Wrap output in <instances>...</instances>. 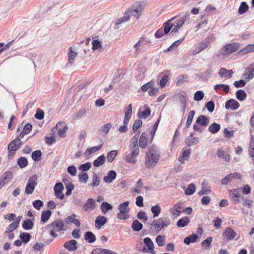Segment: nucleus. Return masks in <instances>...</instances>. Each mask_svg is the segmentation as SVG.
<instances>
[{
    "label": "nucleus",
    "instance_id": "nucleus-18",
    "mask_svg": "<svg viewBox=\"0 0 254 254\" xmlns=\"http://www.w3.org/2000/svg\"><path fill=\"white\" fill-rule=\"evenodd\" d=\"M77 242L75 240H71L64 244V247L69 251H75L77 249Z\"/></svg>",
    "mask_w": 254,
    "mask_h": 254
},
{
    "label": "nucleus",
    "instance_id": "nucleus-43",
    "mask_svg": "<svg viewBox=\"0 0 254 254\" xmlns=\"http://www.w3.org/2000/svg\"><path fill=\"white\" fill-rule=\"evenodd\" d=\"M86 109L84 108H81L78 111L75 113L73 116L74 120H79L84 116L86 114Z\"/></svg>",
    "mask_w": 254,
    "mask_h": 254
},
{
    "label": "nucleus",
    "instance_id": "nucleus-21",
    "mask_svg": "<svg viewBox=\"0 0 254 254\" xmlns=\"http://www.w3.org/2000/svg\"><path fill=\"white\" fill-rule=\"evenodd\" d=\"M107 222V219L106 217L99 215L98 216L95 221V227L99 229Z\"/></svg>",
    "mask_w": 254,
    "mask_h": 254
},
{
    "label": "nucleus",
    "instance_id": "nucleus-14",
    "mask_svg": "<svg viewBox=\"0 0 254 254\" xmlns=\"http://www.w3.org/2000/svg\"><path fill=\"white\" fill-rule=\"evenodd\" d=\"M150 42L148 40L143 37L140 38L138 42L133 46L135 49V54L138 53L140 51L141 48H142L146 44Z\"/></svg>",
    "mask_w": 254,
    "mask_h": 254
},
{
    "label": "nucleus",
    "instance_id": "nucleus-3",
    "mask_svg": "<svg viewBox=\"0 0 254 254\" xmlns=\"http://www.w3.org/2000/svg\"><path fill=\"white\" fill-rule=\"evenodd\" d=\"M171 224V220L168 217H162L154 219L151 223V226L155 229L157 233L160 232Z\"/></svg>",
    "mask_w": 254,
    "mask_h": 254
},
{
    "label": "nucleus",
    "instance_id": "nucleus-2",
    "mask_svg": "<svg viewBox=\"0 0 254 254\" xmlns=\"http://www.w3.org/2000/svg\"><path fill=\"white\" fill-rule=\"evenodd\" d=\"M160 158V152L156 146L152 145L146 154L145 165L148 168L154 167Z\"/></svg>",
    "mask_w": 254,
    "mask_h": 254
},
{
    "label": "nucleus",
    "instance_id": "nucleus-34",
    "mask_svg": "<svg viewBox=\"0 0 254 254\" xmlns=\"http://www.w3.org/2000/svg\"><path fill=\"white\" fill-rule=\"evenodd\" d=\"M32 128V126L30 124H26L23 127V130L18 135L20 138H23L25 134H28Z\"/></svg>",
    "mask_w": 254,
    "mask_h": 254
},
{
    "label": "nucleus",
    "instance_id": "nucleus-58",
    "mask_svg": "<svg viewBox=\"0 0 254 254\" xmlns=\"http://www.w3.org/2000/svg\"><path fill=\"white\" fill-rule=\"evenodd\" d=\"M17 163L20 168H23L27 165L28 161L25 157H20L18 158Z\"/></svg>",
    "mask_w": 254,
    "mask_h": 254
},
{
    "label": "nucleus",
    "instance_id": "nucleus-20",
    "mask_svg": "<svg viewBox=\"0 0 254 254\" xmlns=\"http://www.w3.org/2000/svg\"><path fill=\"white\" fill-rule=\"evenodd\" d=\"M68 63L66 64V66L69 67L73 63L75 58L77 55V53L73 51L72 47L68 49Z\"/></svg>",
    "mask_w": 254,
    "mask_h": 254
},
{
    "label": "nucleus",
    "instance_id": "nucleus-23",
    "mask_svg": "<svg viewBox=\"0 0 254 254\" xmlns=\"http://www.w3.org/2000/svg\"><path fill=\"white\" fill-rule=\"evenodd\" d=\"M116 176L117 174L115 171H110L108 173L107 175L103 178V181L105 183H111L116 179Z\"/></svg>",
    "mask_w": 254,
    "mask_h": 254
},
{
    "label": "nucleus",
    "instance_id": "nucleus-30",
    "mask_svg": "<svg viewBox=\"0 0 254 254\" xmlns=\"http://www.w3.org/2000/svg\"><path fill=\"white\" fill-rule=\"evenodd\" d=\"M208 45V42L205 41L204 39L201 42V43L199 44V46L197 47L195 50L194 51L193 54H198L202 50L205 49Z\"/></svg>",
    "mask_w": 254,
    "mask_h": 254
},
{
    "label": "nucleus",
    "instance_id": "nucleus-47",
    "mask_svg": "<svg viewBox=\"0 0 254 254\" xmlns=\"http://www.w3.org/2000/svg\"><path fill=\"white\" fill-rule=\"evenodd\" d=\"M245 75L248 79H251L254 77V67L252 65L246 69Z\"/></svg>",
    "mask_w": 254,
    "mask_h": 254
},
{
    "label": "nucleus",
    "instance_id": "nucleus-8",
    "mask_svg": "<svg viewBox=\"0 0 254 254\" xmlns=\"http://www.w3.org/2000/svg\"><path fill=\"white\" fill-rule=\"evenodd\" d=\"M37 177L36 175H33L30 177L28 180L27 184L25 188V192L26 194H29L32 193L37 185L36 181Z\"/></svg>",
    "mask_w": 254,
    "mask_h": 254
},
{
    "label": "nucleus",
    "instance_id": "nucleus-1",
    "mask_svg": "<svg viewBox=\"0 0 254 254\" xmlns=\"http://www.w3.org/2000/svg\"><path fill=\"white\" fill-rule=\"evenodd\" d=\"M142 6L140 2H137L131 7L127 9L124 13L122 17L117 19L115 23V28L118 29L119 28V25L123 23L128 21L131 15H133L137 19L139 18L141 14V10Z\"/></svg>",
    "mask_w": 254,
    "mask_h": 254
},
{
    "label": "nucleus",
    "instance_id": "nucleus-50",
    "mask_svg": "<svg viewBox=\"0 0 254 254\" xmlns=\"http://www.w3.org/2000/svg\"><path fill=\"white\" fill-rule=\"evenodd\" d=\"M100 178L95 173H93V179L92 182L89 186H92L93 187H98L100 185Z\"/></svg>",
    "mask_w": 254,
    "mask_h": 254
},
{
    "label": "nucleus",
    "instance_id": "nucleus-4",
    "mask_svg": "<svg viewBox=\"0 0 254 254\" xmlns=\"http://www.w3.org/2000/svg\"><path fill=\"white\" fill-rule=\"evenodd\" d=\"M48 229L50 230V235L51 236L56 238L58 234L56 232L64 230V226L63 222L61 220H55L48 226Z\"/></svg>",
    "mask_w": 254,
    "mask_h": 254
},
{
    "label": "nucleus",
    "instance_id": "nucleus-29",
    "mask_svg": "<svg viewBox=\"0 0 254 254\" xmlns=\"http://www.w3.org/2000/svg\"><path fill=\"white\" fill-rule=\"evenodd\" d=\"M95 206L96 205L93 199L92 198H89L85 202L83 207L85 211H87L89 209H94Z\"/></svg>",
    "mask_w": 254,
    "mask_h": 254
},
{
    "label": "nucleus",
    "instance_id": "nucleus-49",
    "mask_svg": "<svg viewBox=\"0 0 254 254\" xmlns=\"http://www.w3.org/2000/svg\"><path fill=\"white\" fill-rule=\"evenodd\" d=\"M220 129V125L217 123H213L208 127V130L212 133L217 132Z\"/></svg>",
    "mask_w": 254,
    "mask_h": 254
},
{
    "label": "nucleus",
    "instance_id": "nucleus-61",
    "mask_svg": "<svg viewBox=\"0 0 254 254\" xmlns=\"http://www.w3.org/2000/svg\"><path fill=\"white\" fill-rule=\"evenodd\" d=\"M162 77L160 81V85L161 87H164L166 85L167 82L168 81L169 77L168 75L164 74V72H162L160 74V76Z\"/></svg>",
    "mask_w": 254,
    "mask_h": 254
},
{
    "label": "nucleus",
    "instance_id": "nucleus-57",
    "mask_svg": "<svg viewBox=\"0 0 254 254\" xmlns=\"http://www.w3.org/2000/svg\"><path fill=\"white\" fill-rule=\"evenodd\" d=\"M42 152L41 150H37L32 152L31 154V158L35 161H39L41 158Z\"/></svg>",
    "mask_w": 254,
    "mask_h": 254
},
{
    "label": "nucleus",
    "instance_id": "nucleus-44",
    "mask_svg": "<svg viewBox=\"0 0 254 254\" xmlns=\"http://www.w3.org/2000/svg\"><path fill=\"white\" fill-rule=\"evenodd\" d=\"M145 109L144 111L140 113L139 112L138 113V116L139 118H142L143 119H146L151 114V109L150 108L148 107L147 106H145Z\"/></svg>",
    "mask_w": 254,
    "mask_h": 254
},
{
    "label": "nucleus",
    "instance_id": "nucleus-19",
    "mask_svg": "<svg viewBox=\"0 0 254 254\" xmlns=\"http://www.w3.org/2000/svg\"><path fill=\"white\" fill-rule=\"evenodd\" d=\"M219 76L223 78H226L227 79H229L232 77L233 74V71L232 70H228L225 68H221L218 72Z\"/></svg>",
    "mask_w": 254,
    "mask_h": 254
},
{
    "label": "nucleus",
    "instance_id": "nucleus-31",
    "mask_svg": "<svg viewBox=\"0 0 254 254\" xmlns=\"http://www.w3.org/2000/svg\"><path fill=\"white\" fill-rule=\"evenodd\" d=\"M217 156L223 159L226 162H229L230 160V156L222 149H218L217 152Z\"/></svg>",
    "mask_w": 254,
    "mask_h": 254
},
{
    "label": "nucleus",
    "instance_id": "nucleus-9",
    "mask_svg": "<svg viewBox=\"0 0 254 254\" xmlns=\"http://www.w3.org/2000/svg\"><path fill=\"white\" fill-rule=\"evenodd\" d=\"M12 177V172H5L0 178V189L7 184L11 180Z\"/></svg>",
    "mask_w": 254,
    "mask_h": 254
},
{
    "label": "nucleus",
    "instance_id": "nucleus-10",
    "mask_svg": "<svg viewBox=\"0 0 254 254\" xmlns=\"http://www.w3.org/2000/svg\"><path fill=\"white\" fill-rule=\"evenodd\" d=\"M18 136L13 140L11 141L8 145L7 149L8 151H13L15 152L21 147L22 142Z\"/></svg>",
    "mask_w": 254,
    "mask_h": 254
},
{
    "label": "nucleus",
    "instance_id": "nucleus-35",
    "mask_svg": "<svg viewBox=\"0 0 254 254\" xmlns=\"http://www.w3.org/2000/svg\"><path fill=\"white\" fill-rule=\"evenodd\" d=\"M253 52H254V44H250L240 50L239 53L241 55H244Z\"/></svg>",
    "mask_w": 254,
    "mask_h": 254
},
{
    "label": "nucleus",
    "instance_id": "nucleus-56",
    "mask_svg": "<svg viewBox=\"0 0 254 254\" xmlns=\"http://www.w3.org/2000/svg\"><path fill=\"white\" fill-rule=\"evenodd\" d=\"M143 241L144 244L148 247L149 251H153L154 248V244L150 238L146 237L144 238Z\"/></svg>",
    "mask_w": 254,
    "mask_h": 254
},
{
    "label": "nucleus",
    "instance_id": "nucleus-54",
    "mask_svg": "<svg viewBox=\"0 0 254 254\" xmlns=\"http://www.w3.org/2000/svg\"><path fill=\"white\" fill-rule=\"evenodd\" d=\"M186 142L189 146L192 145L193 144H196L198 142V138L192 136V135H189L186 139Z\"/></svg>",
    "mask_w": 254,
    "mask_h": 254
},
{
    "label": "nucleus",
    "instance_id": "nucleus-51",
    "mask_svg": "<svg viewBox=\"0 0 254 254\" xmlns=\"http://www.w3.org/2000/svg\"><path fill=\"white\" fill-rule=\"evenodd\" d=\"M249 9V6L246 2H242L239 8L238 13L242 15L246 13Z\"/></svg>",
    "mask_w": 254,
    "mask_h": 254
},
{
    "label": "nucleus",
    "instance_id": "nucleus-55",
    "mask_svg": "<svg viewBox=\"0 0 254 254\" xmlns=\"http://www.w3.org/2000/svg\"><path fill=\"white\" fill-rule=\"evenodd\" d=\"M195 191V185L193 183L190 184L185 190V194L188 195H192Z\"/></svg>",
    "mask_w": 254,
    "mask_h": 254
},
{
    "label": "nucleus",
    "instance_id": "nucleus-26",
    "mask_svg": "<svg viewBox=\"0 0 254 254\" xmlns=\"http://www.w3.org/2000/svg\"><path fill=\"white\" fill-rule=\"evenodd\" d=\"M196 123L200 126L206 127L209 123V119L204 115H200L196 119Z\"/></svg>",
    "mask_w": 254,
    "mask_h": 254
},
{
    "label": "nucleus",
    "instance_id": "nucleus-45",
    "mask_svg": "<svg viewBox=\"0 0 254 254\" xmlns=\"http://www.w3.org/2000/svg\"><path fill=\"white\" fill-rule=\"evenodd\" d=\"M22 226L25 230H31L34 227V223L30 219H26L23 221Z\"/></svg>",
    "mask_w": 254,
    "mask_h": 254
},
{
    "label": "nucleus",
    "instance_id": "nucleus-42",
    "mask_svg": "<svg viewBox=\"0 0 254 254\" xmlns=\"http://www.w3.org/2000/svg\"><path fill=\"white\" fill-rule=\"evenodd\" d=\"M198 239V236L196 234H192L184 239V242L186 245H189L190 243L196 242Z\"/></svg>",
    "mask_w": 254,
    "mask_h": 254
},
{
    "label": "nucleus",
    "instance_id": "nucleus-16",
    "mask_svg": "<svg viewBox=\"0 0 254 254\" xmlns=\"http://www.w3.org/2000/svg\"><path fill=\"white\" fill-rule=\"evenodd\" d=\"M230 197L233 199L235 202L240 201V197L241 194L242 189L238 188L234 189L233 190H229Z\"/></svg>",
    "mask_w": 254,
    "mask_h": 254
},
{
    "label": "nucleus",
    "instance_id": "nucleus-5",
    "mask_svg": "<svg viewBox=\"0 0 254 254\" xmlns=\"http://www.w3.org/2000/svg\"><path fill=\"white\" fill-rule=\"evenodd\" d=\"M240 47L239 43L227 44L222 47L219 51V55L225 56L237 51Z\"/></svg>",
    "mask_w": 254,
    "mask_h": 254
},
{
    "label": "nucleus",
    "instance_id": "nucleus-38",
    "mask_svg": "<svg viewBox=\"0 0 254 254\" xmlns=\"http://www.w3.org/2000/svg\"><path fill=\"white\" fill-rule=\"evenodd\" d=\"M106 160V157L104 155H102L98 157L93 162V165L95 167H98L104 164Z\"/></svg>",
    "mask_w": 254,
    "mask_h": 254
},
{
    "label": "nucleus",
    "instance_id": "nucleus-40",
    "mask_svg": "<svg viewBox=\"0 0 254 254\" xmlns=\"http://www.w3.org/2000/svg\"><path fill=\"white\" fill-rule=\"evenodd\" d=\"M151 211L153 213V217L155 218L157 217L160 214L161 212V208L158 204H156L151 207Z\"/></svg>",
    "mask_w": 254,
    "mask_h": 254
},
{
    "label": "nucleus",
    "instance_id": "nucleus-28",
    "mask_svg": "<svg viewBox=\"0 0 254 254\" xmlns=\"http://www.w3.org/2000/svg\"><path fill=\"white\" fill-rule=\"evenodd\" d=\"M210 192L211 190L209 187H208V184L205 181H203L201 183V189L198 192L199 195H203L204 194H208L210 193Z\"/></svg>",
    "mask_w": 254,
    "mask_h": 254
},
{
    "label": "nucleus",
    "instance_id": "nucleus-36",
    "mask_svg": "<svg viewBox=\"0 0 254 254\" xmlns=\"http://www.w3.org/2000/svg\"><path fill=\"white\" fill-rule=\"evenodd\" d=\"M112 125L110 123L104 125L99 130V134L103 136L106 135L108 133Z\"/></svg>",
    "mask_w": 254,
    "mask_h": 254
},
{
    "label": "nucleus",
    "instance_id": "nucleus-32",
    "mask_svg": "<svg viewBox=\"0 0 254 254\" xmlns=\"http://www.w3.org/2000/svg\"><path fill=\"white\" fill-rule=\"evenodd\" d=\"M85 240L89 243H93L96 241L95 235L91 231H88L84 235Z\"/></svg>",
    "mask_w": 254,
    "mask_h": 254
},
{
    "label": "nucleus",
    "instance_id": "nucleus-52",
    "mask_svg": "<svg viewBox=\"0 0 254 254\" xmlns=\"http://www.w3.org/2000/svg\"><path fill=\"white\" fill-rule=\"evenodd\" d=\"M249 155L251 157H254V136L251 135L250 138V141L249 144Z\"/></svg>",
    "mask_w": 254,
    "mask_h": 254
},
{
    "label": "nucleus",
    "instance_id": "nucleus-25",
    "mask_svg": "<svg viewBox=\"0 0 254 254\" xmlns=\"http://www.w3.org/2000/svg\"><path fill=\"white\" fill-rule=\"evenodd\" d=\"M63 127L62 128H60L58 131V135L61 137H64L65 136L66 130L67 129V127L65 125V124L63 122H59L57 125L56 127Z\"/></svg>",
    "mask_w": 254,
    "mask_h": 254
},
{
    "label": "nucleus",
    "instance_id": "nucleus-39",
    "mask_svg": "<svg viewBox=\"0 0 254 254\" xmlns=\"http://www.w3.org/2000/svg\"><path fill=\"white\" fill-rule=\"evenodd\" d=\"M52 215V212L50 210H44L42 211L41 214V220L43 223L48 221Z\"/></svg>",
    "mask_w": 254,
    "mask_h": 254
},
{
    "label": "nucleus",
    "instance_id": "nucleus-33",
    "mask_svg": "<svg viewBox=\"0 0 254 254\" xmlns=\"http://www.w3.org/2000/svg\"><path fill=\"white\" fill-rule=\"evenodd\" d=\"M190 154V149L184 150L182 156L179 157L178 160L181 163H184L185 161L189 159Z\"/></svg>",
    "mask_w": 254,
    "mask_h": 254
},
{
    "label": "nucleus",
    "instance_id": "nucleus-63",
    "mask_svg": "<svg viewBox=\"0 0 254 254\" xmlns=\"http://www.w3.org/2000/svg\"><path fill=\"white\" fill-rule=\"evenodd\" d=\"M188 76L187 75H182L177 77V85H181L185 82L188 81Z\"/></svg>",
    "mask_w": 254,
    "mask_h": 254
},
{
    "label": "nucleus",
    "instance_id": "nucleus-60",
    "mask_svg": "<svg viewBox=\"0 0 254 254\" xmlns=\"http://www.w3.org/2000/svg\"><path fill=\"white\" fill-rule=\"evenodd\" d=\"M195 115V111L192 110L189 112L188 116L187 121L186 124V127L188 128L190 126L193 118Z\"/></svg>",
    "mask_w": 254,
    "mask_h": 254
},
{
    "label": "nucleus",
    "instance_id": "nucleus-62",
    "mask_svg": "<svg viewBox=\"0 0 254 254\" xmlns=\"http://www.w3.org/2000/svg\"><path fill=\"white\" fill-rule=\"evenodd\" d=\"M213 72V69L211 67L209 68L201 75V78L203 80H207L210 77Z\"/></svg>",
    "mask_w": 254,
    "mask_h": 254
},
{
    "label": "nucleus",
    "instance_id": "nucleus-46",
    "mask_svg": "<svg viewBox=\"0 0 254 254\" xmlns=\"http://www.w3.org/2000/svg\"><path fill=\"white\" fill-rule=\"evenodd\" d=\"M131 227L133 231H139L142 229L143 225L138 220H135L133 221Z\"/></svg>",
    "mask_w": 254,
    "mask_h": 254
},
{
    "label": "nucleus",
    "instance_id": "nucleus-15",
    "mask_svg": "<svg viewBox=\"0 0 254 254\" xmlns=\"http://www.w3.org/2000/svg\"><path fill=\"white\" fill-rule=\"evenodd\" d=\"M237 235V233L234 230L230 227L225 228L222 236L226 237L227 240H232L234 239Z\"/></svg>",
    "mask_w": 254,
    "mask_h": 254
},
{
    "label": "nucleus",
    "instance_id": "nucleus-41",
    "mask_svg": "<svg viewBox=\"0 0 254 254\" xmlns=\"http://www.w3.org/2000/svg\"><path fill=\"white\" fill-rule=\"evenodd\" d=\"M100 206L102 212L104 214H106L109 210L113 209L112 205L107 202H102Z\"/></svg>",
    "mask_w": 254,
    "mask_h": 254
},
{
    "label": "nucleus",
    "instance_id": "nucleus-53",
    "mask_svg": "<svg viewBox=\"0 0 254 254\" xmlns=\"http://www.w3.org/2000/svg\"><path fill=\"white\" fill-rule=\"evenodd\" d=\"M19 238L22 242L26 244L30 241L31 236L28 233L22 232L20 233Z\"/></svg>",
    "mask_w": 254,
    "mask_h": 254
},
{
    "label": "nucleus",
    "instance_id": "nucleus-17",
    "mask_svg": "<svg viewBox=\"0 0 254 254\" xmlns=\"http://www.w3.org/2000/svg\"><path fill=\"white\" fill-rule=\"evenodd\" d=\"M240 106L239 102L234 99H230L225 103V107L226 109H231L234 111L237 109Z\"/></svg>",
    "mask_w": 254,
    "mask_h": 254
},
{
    "label": "nucleus",
    "instance_id": "nucleus-6",
    "mask_svg": "<svg viewBox=\"0 0 254 254\" xmlns=\"http://www.w3.org/2000/svg\"><path fill=\"white\" fill-rule=\"evenodd\" d=\"M129 201H126L121 203L119 205V210L120 212L117 214V218L119 220H126L128 218L129 216L127 214L129 211L128 207Z\"/></svg>",
    "mask_w": 254,
    "mask_h": 254
},
{
    "label": "nucleus",
    "instance_id": "nucleus-48",
    "mask_svg": "<svg viewBox=\"0 0 254 254\" xmlns=\"http://www.w3.org/2000/svg\"><path fill=\"white\" fill-rule=\"evenodd\" d=\"M236 98L241 101H244L247 97V94L244 90L242 89L237 91L236 93Z\"/></svg>",
    "mask_w": 254,
    "mask_h": 254
},
{
    "label": "nucleus",
    "instance_id": "nucleus-64",
    "mask_svg": "<svg viewBox=\"0 0 254 254\" xmlns=\"http://www.w3.org/2000/svg\"><path fill=\"white\" fill-rule=\"evenodd\" d=\"M137 217L143 221H147L148 219L146 213L145 211H140L137 214Z\"/></svg>",
    "mask_w": 254,
    "mask_h": 254
},
{
    "label": "nucleus",
    "instance_id": "nucleus-27",
    "mask_svg": "<svg viewBox=\"0 0 254 254\" xmlns=\"http://www.w3.org/2000/svg\"><path fill=\"white\" fill-rule=\"evenodd\" d=\"M180 18L179 19H177L175 22L177 25V27L178 28H181L183 24L187 17L189 16V14L188 13L180 14Z\"/></svg>",
    "mask_w": 254,
    "mask_h": 254
},
{
    "label": "nucleus",
    "instance_id": "nucleus-24",
    "mask_svg": "<svg viewBox=\"0 0 254 254\" xmlns=\"http://www.w3.org/2000/svg\"><path fill=\"white\" fill-rule=\"evenodd\" d=\"M176 19V17H174L170 20L165 22L164 24V30L165 34H168L170 31V30L174 27V23L172 22V21Z\"/></svg>",
    "mask_w": 254,
    "mask_h": 254
},
{
    "label": "nucleus",
    "instance_id": "nucleus-22",
    "mask_svg": "<svg viewBox=\"0 0 254 254\" xmlns=\"http://www.w3.org/2000/svg\"><path fill=\"white\" fill-rule=\"evenodd\" d=\"M148 143V134L146 132H142L139 140V145L141 148H145Z\"/></svg>",
    "mask_w": 254,
    "mask_h": 254
},
{
    "label": "nucleus",
    "instance_id": "nucleus-7",
    "mask_svg": "<svg viewBox=\"0 0 254 254\" xmlns=\"http://www.w3.org/2000/svg\"><path fill=\"white\" fill-rule=\"evenodd\" d=\"M130 153L127 154L125 157V161L127 163L135 164L136 162V158L139 153V149L129 146Z\"/></svg>",
    "mask_w": 254,
    "mask_h": 254
},
{
    "label": "nucleus",
    "instance_id": "nucleus-59",
    "mask_svg": "<svg viewBox=\"0 0 254 254\" xmlns=\"http://www.w3.org/2000/svg\"><path fill=\"white\" fill-rule=\"evenodd\" d=\"M102 144H100L98 146H94L86 150L85 154L87 155H90L91 154L95 153L101 149Z\"/></svg>",
    "mask_w": 254,
    "mask_h": 254
},
{
    "label": "nucleus",
    "instance_id": "nucleus-37",
    "mask_svg": "<svg viewBox=\"0 0 254 254\" xmlns=\"http://www.w3.org/2000/svg\"><path fill=\"white\" fill-rule=\"evenodd\" d=\"M190 219L188 217H183V218L179 219L177 221V226L178 227L183 228V227H184L187 226L189 224V223H190Z\"/></svg>",
    "mask_w": 254,
    "mask_h": 254
},
{
    "label": "nucleus",
    "instance_id": "nucleus-12",
    "mask_svg": "<svg viewBox=\"0 0 254 254\" xmlns=\"http://www.w3.org/2000/svg\"><path fill=\"white\" fill-rule=\"evenodd\" d=\"M54 189L55 196L57 198L63 199L64 197V195L63 193V191L64 189L63 184L61 183H57L55 185Z\"/></svg>",
    "mask_w": 254,
    "mask_h": 254
},
{
    "label": "nucleus",
    "instance_id": "nucleus-13",
    "mask_svg": "<svg viewBox=\"0 0 254 254\" xmlns=\"http://www.w3.org/2000/svg\"><path fill=\"white\" fill-rule=\"evenodd\" d=\"M183 203L179 202L174 205V206L170 209V211L172 213V216L175 217H179L182 210L183 209Z\"/></svg>",
    "mask_w": 254,
    "mask_h": 254
},
{
    "label": "nucleus",
    "instance_id": "nucleus-11",
    "mask_svg": "<svg viewBox=\"0 0 254 254\" xmlns=\"http://www.w3.org/2000/svg\"><path fill=\"white\" fill-rule=\"evenodd\" d=\"M234 179L241 180L242 176L238 173H231L221 180V184L222 185H226Z\"/></svg>",
    "mask_w": 254,
    "mask_h": 254
}]
</instances>
